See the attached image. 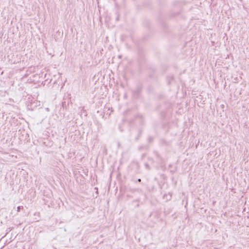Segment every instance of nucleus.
Wrapping results in <instances>:
<instances>
[{
  "label": "nucleus",
  "mask_w": 249,
  "mask_h": 249,
  "mask_svg": "<svg viewBox=\"0 0 249 249\" xmlns=\"http://www.w3.org/2000/svg\"><path fill=\"white\" fill-rule=\"evenodd\" d=\"M145 166L148 169H149V165H148V163H145Z\"/></svg>",
  "instance_id": "obj_2"
},
{
  "label": "nucleus",
  "mask_w": 249,
  "mask_h": 249,
  "mask_svg": "<svg viewBox=\"0 0 249 249\" xmlns=\"http://www.w3.org/2000/svg\"><path fill=\"white\" fill-rule=\"evenodd\" d=\"M138 182H141V179L139 178L138 179Z\"/></svg>",
  "instance_id": "obj_3"
},
{
  "label": "nucleus",
  "mask_w": 249,
  "mask_h": 249,
  "mask_svg": "<svg viewBox=\"0 0 249 249\" xmlns=\"http://www.w3.org/2000/svg\"><path fill=\"white\" fill-rule=\"evenodd\" d=\"M21 209H23V206H18L17 207V212H20Z\"/></svg>",
  "instance_id": "obj_1"
}]
</instances>
